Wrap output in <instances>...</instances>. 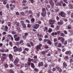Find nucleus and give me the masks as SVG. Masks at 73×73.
<instances>
[{
	"label": "nucleus",
	"instance_id": "nucleus-1",
	"mask_svg": "<svg viewBox=\"0 0 73 73\" xmlns=\"http://www.w3.org/2000/svg\"><path fill=\"white\" fill-rule=\"evenodd\" d=\"M58 40H60L62 44H64V42L65 41V39L62 37H58Z\"/></svg>",
	"mask_w": 73,
	"mask_h": 73
},
{
	"label": "nucleus",
	"instance_id": "nucleus-2",
	"mask_svg": "<svg viewBox=\"0 0 73 73\" xmlns=\"http://www.w3.org/2000/svg\"><path fill=\"white\" fill-rule=\"evenodd\" d=\"M2 55L3 56L1 58V60L2 61H4V60H6L7 59V55L8 54H5L3 53L2 54Z\"/></svg>",
	"mask_w": 73,
	"mask_h": 73
},
{
	"label": "nucleus",
	"instance_id": "nucleus-3",
	"mask_svg": "<svg viewBox=\"0 0 73 73\" xmlns=\"http://www.w3.org/2000/svg\"><path fill=\"white\" fill-rule=\"evenodd\" d=\"M59 15H60L61 17H65L66 16V14L64 12L62 11L61 12L59 13Z\"/></svg>",
	"mask_w": 73,
	"mask_h": 73
},
{
	"label": "nucleus",
	"instance_id": "nucleus-4",
	"mask_svg": "<svg viewBox=\"0 0 73 73\" xmlns=\"http://www.w3.org/2000/svg\"><path fill=\"white\" fill-rule=\"evenodd\" d=\"M17 36V35H14V37L15 38V41H19V40H20V36H18L17 37H16Z\"/></svg>",
	"mask_w": 73,
	"mask_h": 73
},
{
	"label": "nucleus",
	"instance_id": "nucleus-5",
	"mask_svg": "<svg viewBox=\"0 0 73 73\" xmlns=\"http://www.w3.org/2000/svg\"><path fill=\"white\" fill-rule=\"evenodd\" d=\"M49 3L50 5H51V7H52V8L53 9L54 8V2L53 1V0H49Z\"/></svg>",
	"mask_w": 73,
	"mask_h": 73
},
{
	"label": "nucleus",
	"instance_id": "nucleus-6",
	"mask_svg": "<svg viewBox=\"0 0 73 73\" xmlns=\"http://www.w3.org/2000/svg\"><path fill=\"white\" fill-rule=\"evenodd\" d=\"M42 46V44L39 43V44L37 45L36 46V50L37 51H38V50H40L41 49V47Z\"/></svg>",
	"mask_w": 73,
	"mask_h": 73
},
{
	"label": "nucleus",
	"instance_id": "nucleus-7",
	"mask_svg": "<svg viewBox=\"0 0 73 73\" xmlns=\"http://www.w3.org/2000/svg\"><path fill=\"white\" fill-rule=\"evenodd\" d=\"M55 20H53L52 19H50L48 21V22L49 23L50 25H53L54 24V23H55Z\"/></svg>",
	"mask_w": 73,
	"mask_h": 73
},
{
	"label": "nucleus",
	"instance_id": "nucleus-8",
	"mask_svg": "<svg viewBox=\"0 0 73 73\" xmlns=\"http://www.w3.org/2000/svg\"><path fill=\"white\" fill-rule=\"evenodd\" d=\"M8 56L9 60H10L11 61H13V57L12 55L10 54L8 55Z\"/></svg>",
	"mask_w": 73,
	"mask_h": 73
},
{
	"label": "nucleus",
	"instance_id": "nucleus-9",
	"mask_svg": "<svg viewBox=\"0 0 73 73\" xmlns=\"http://www.w3.org/2000/svg\"><path fill=\"white\" fill-rule=\"evenodd\" d=\"M21 23L22 26L23 28H25L27 27L26 24H25L24 21H22L21 22Z\"/></svg>",
	"mask_w": 73,
	"mask_h": 73
},
{
	"label": "nucleus",
	"instance_id": "nucleus-10",
	"mask_svg": "<svg viewBox=\"0 0 73 73\" xmlns=\"http://www.w3.org/2000/svg\"><path fill=\"white\" fill-rule=\"evenodd\" d=\"M40 26V25L38 24H35L34 27H33V28L34 29H37V28H38Z\"/></svg>",
	"mask_w": 73,
	"mask_h": 73
},
{
	"label": "nucleus",
	"instance_id": "nucleus-11",
	"mask_svg": "<svg viewBox=\"0 0 73 73\" xmlns=\"http://www.w3.org/2000/svg\"><path fill=\"white\" fill-rule=\"evenodd\" d=\"M65 54H67L69 56H70L72 54V52L70 50L66 51L65 52Z\"/></svg>",
	"mask_w": 73,
	"mask_h": 73
},
{
	"label": "nucleus",
	"instance_id": "nucleus-12",
	"mask_svg": "<svg viewBox=\"0 0 73 73\" xmlns=\"http://www.w3.org/2000/svg\"><path fill=\"white\" fill-rule=\"evenodd\" d=\"M19 59H16L14 61V63L15 65H16L17 64H18V62H19Z\"/></svg>",
	"mask_w": 73,
	"mask_h": 73
},
{
	"label": "nucleus",
	"instance_id": "nucleus-13",
	"mask_svg": "<svg viewBox=\"0 0 73 73\" xmlns=\"http://www.w3.org/2000/svg\"><path fill=\"white\" fill-rule=\"evenodd\" d=\"M13 49H14V52H15L18 51V48H17V47L16 46H14L13 48Z\"/></svg>",
	"mask_w": 73,
	"mask_h": 73
},
{
	"label": "nucleus",
	"instance_id": "nucleus-14",
	"mask_svg": "<svg viewBox=\"0 0 73 73\" xmlns=\"http://www.w3.org/2000/svg\"><path fill=\"white\" fill-rule=\"evenodd\" d=\"M44 65V64L43 63V62H42L40 63H39L38 64V66H42Z\"/></svg>",
	"mask_w": 73,
	"mask_h": 73
},
{
	"label": "nucleus",
	"instance_id": "nucleus-15",
	"mask_svg": "<svg viewBox=\"0 0 73 73\" xmlns=\"http://www.w3.org/2000/svg\"><path fill=\"white\" fill-rule=\"evenodd\" d=\"M46 12H45V13H41V15L42 16H43V17H45V16H46Z\"/></svg>",
	"mask_w": 73,
	"mask_h": 73
},
{
	"label": "nucleus",
	"instance_id": "nucleus-16",
	"mask_svg": "<svg viewBox=\"0 0 73 73\" xmlns=\"http://www.w3.org/2000/svg\"><path fill=\"white\" fill-rule=\"evenodd\" d=\"M5 29H4V31H5L6 32H7L8 31V27L7 26H5Z\"/></svg>",
	"mask_w": 73,
	"mask_h": 73
},
{
	"label": "nucleus",
	"instance_id": "nucleus-17",
	"mask_svg": "<svg viewBox=\"0 0 73 73\" xmlns=\"http://www.w3.org/2000/svg\"><path fill=\"white\" fill-rule=\"evenodd\" d=\"M31 67L33 68V69H35V64L33 63H31Z\"/></svg>",
	"mask_w": 73,
	"mask_h": 73
},
{
	"label": "nucleus",
	"instance_id": "nucleus-18",
	"mask_svg": "<svg viewBox=\"0 0 73 73\" xmlns=\"http://www.w3.org/2000/svg\"><path fill=\"white\" fill-rule=\"evenodd\" d=\"M52 31V29L50 28L49 29L48 31H46V32H48V33H51Z\"/></svg>",
	"mask_w": 73,
	"mask_h": 73
},
{
	"label": "nucleus",
	"instance_id": "nucleus-19",
	"mask_svg": "<svg viewBox=\"0 0 73 73\" xmlns=\"http://www.w3.org/2000/svg\"><path fill=\"white\" fill-rule=\"evenodd\" d=\"M63 67H64V68L65 67H66L67 66V64L65 62H64L63 64Z\"/></svg>",
	"mask_w": 73,
	"mask_h": 73
},
{
	"label": "nucleus",
	"instance_id": "nucleus-20",
	"mask_svg": "<svg viewBox=\"0 0 73 73\" xmlns=\"http://www.w3.org/2000/svg\"><path fill=\"white\" fill-rule=\"evenodd\" d=\"M16 7V6L15 5H13V7H10V9L11 10H13L14 9V8Z\"/></svg>",
	"mask_w": 73,
	"mask_h": 73
},
{
	"label": "nucleus",
	"instance_id": "nucleus-21",
	"mask_svg": "<svg viewBox=\"0 0 73 73\" xmlns=\"http://www.w3.org/2000/svg\"><path fill=\"white\" fill-rule=\"evenodd\" d=\"M47 43L48 44H49V45H52V42L50 40H48L47 41Z\"/></svg>",
	"mask_w": 73,
	"mask_h": 73
},
{
	"label": "nucleus",
	"instance_id": "nucleus-22",
	"mask_svg": "<svg viewBox=\"0 0 73 73\" xmlns=\"http://www.w3.org/2000/svg\"><path fill=\"white\" fill-rule=\"evenodd\" d=\"M64 23L63 22V21H61V22H58V24L59 25H61V24H63V23Z\"/></svg>",
	"mask_w": 73,
	"mask_h": 73
},
{
	"label": "nucleus",
	"instance_id": "nucleus-23",
	"mask_svg": "<svg viewBox=\"0 0 73 73\" xmlns=\"http://www.w3.org/2000/svg\"><path fill=\"white\" fill-rule=\"evenodd\" d=\"M32 62H33V63H35V64H36V63H37V61L36 60V59H34L32 60Z\"/></svg>",
	"mask_w": 73,
	"mask_h": 73
},
{
	"label": "nucleus",
	"instance_id": "nucleus-24",
	"mask_svg": "<svg viewBox=\"0 0 73 73\" xmlns=\"http://www.w3.org/2000/svg\"><path fill=\"white\" fill-rule=\"evenodd\" d=\"M36 36L37 37H41L42 36V35H40V33H38L37 34H36Z\"/></svg>",
	"mask_w": 73,
	"mask_h": 73
},
{
	"label": "nucleus",
	"instance_id": "nucleus-25",
	"mask_svg": "<svg viewBox=\"0 0 73 73\" xmlns=\"http://www.w3.org/2000/svg\"><path fill=\"white\" fill-rule=\"evenodd\" d=\"M10 73H15V72L13 71V70L10 69L9 70Z\"/></svg>",
	"mask_w": 73,
	"mask_h": 73
},
{
	"label": "nucleus",
	"instance_id": "nucleus-26",
	"mask_svg": "<svg viewBox=\"0 0 73 73\" xmlns=\"http://www.w3.org/2000/svg\"><path fill=\"white\" fill-rule=\"evenodd\" d=\"M48 30V27H45L44 29V32H46Z\"/></svg>",
	"mask_w": 73,
	"mask_h": 73
},
{
	"label": "nucleus",
	"instance_id": "nucleus-27",
	"mask_svg": "<svg viewBox=\"0 0 73 73\" xmlns=\"http://www.w3.org/2000/svg\"><path fill=\"white\" fill-rule=\"evenodd\" d=\"M34 70L35 71L36 73H37V72L39 71V70L36 68H35L34 69Z\"/></svg>",
	"mask_w": 73,
	"mask_h": 73
},
{
	"label": "nucleus",
	"instance_id": "nucleus-28",
	"mask_svg": "<svg viewBox=\"0 0 73 73\" xmlns=\"http://www.w3.org/2000/svg\"><path fill=\"white\" fill-rule=\"evenodd\" d=\"M20 14L22 16H25V13L24 12H21L20 13Z\"/></svg>",
	"mask_w": 73,
	"mask_h": 73
},
{
	"label": "nucleus",
	"instance_id": "nucleus-29",
	"mask_svg": "<svg viewBox=\"0 0 73 73\" xmlns=\"http://www.w3.org/2000/svg\"><path fill=\"white\" fill-rule=\"evenodd\" d=\"M6 8H7V9H9V4H7L6 5Z\"/></svg>",
	"mask_w": 73,
	"mask_h": 73
},
{
	"label": "nucleus",
	"instance_id": "nucleus-30",
	"mask_svg": "<svg viewBox=\"0 0 73 73\" xmlns=\"http://www.w3.org/2000/svg\"><path fill=\"white\" fill-rule=\"evenodd\" d=\"M29 42L30 43V44L31 45V46H34V44H33V42H32V41H29Z\"/></svg>",
	"mask_w": 73,
	"mask_h": 73
},
{
	"label": "nucleus",
	"instance_id": "nucleus-31",
	"mask_svg": "<svg viewBox=\"0 0 73 73\" xmlns=\"http://www.w3.org/2000/svg\"><path fill=\"white\" fill-rule=\"evenodd\" d=\"M41 53L42 54H43L44 55H46V53H45V52L44 51H42Z\"/></svg>",
	"mask_w": 73,
	"mask_h": 73
},
{
	"label": "nucleus",
	"instance_id": "nucleus-32",
	"mask_svg": "<svg viewBox=\"0 0 73 73\" xmlns=\"http://www.w3.org/2000/svg\"><path fill=\"white\" fill-rule=\"evenodd\" d=\"M33 59H31L30 58H28V61L29 62H31L32 61Z\"/></svg>",
	"mask_w": 73,
	"mask_h": 73
},
{
	"label": "nucleus",
	"instance_id": "nucleus-33",
	"mask_svg": "<svg viewBox=\"0 0 73 73\" xmlns=\"http://www.w3.org/2000/svg\"><path fill=\"white\" fill-rule=\"evenodd\" d=\"M8 27H11V24H12V23H11L10 22H9L8 23Z\"/></svg>",
	"mask_w": 73,
	"mask_h": 73
},
{
	"label": "nucleus",
	"instance_id": "nucleus-34",
	"mask_svg": "<svg viewBox=\"0 0 73 73\" xmlns=\"http://www.w3.org/2000/svg\"><path fill=\"white\" fill-rule=\"evenodd\" d=\"M62 46V44L61 43H59V44H58V48H61V46Z\"/></svg>",
	"mask_w": 73,
	"mask_h": 73
},
{
	"label": "nucleus",
	"instance_id": "nucleus-35",
	"mask_svg": "<svg viewBox=\"0 0 73 73\" xmlns=\"http://www.w3.org/2000/svg\"><path fill=\"white\" fill-rule=\"evenodd\" d=\"M18 51L19 52H21V51H22V48H21V47H20L19 48H18Z\"/></svg>",
	"mask_w": 73,
	"mask_h": 73
},
{
	"label": "nucleus",
	"instance_id": "nucleus-36",
	"mask_svg": "<svg viewBox=\"0 0 73 73\" xmlns=\"http://www.w3.org/2000/svg\"><path fill=\"white\" fill-rule=\"evenodd\" d=\"M9 66L10 68H12V67H13V64L12 63L10 64H9Z\"/></svg>",
	"mask_w": 73,
	"mask_h": 73
},
{
	"label": "nucleus",
	"instance_id": "nucleus-37",
	"mask_svg": "<svg viewBox=\"0 0 73 73\" xmlns=\"http://www.w3.org/2000/svg\"><path fill=\"white\" fill-rule=\"evenodd\" d=\"M4 67L5 68H7L8 67V65L7 64H4Z\"/></svg>",
	"mask_w": 73,
	"mask_h": 73
},
{
	"label": "nucleus",
	"instance_id": "nucleus-38",
	"mask_svg": "<svg viewBox=\"0 0 73 73\" xmlns=\"http://www.w3.org/2000/svg\"><path fill=\"white\" fill-rule=\"evenodd\" d=\"M23 42H24V40H21L19 42V43L20 44H21Z\"/></svg>",
	"mask_w": 73,
	"mask_h": 73
},
{
	"label": "nucleus",
	"instance_id": "nucleus-39",
	"mask_svg": "<svg viewBox=\"0 0 73 73\" xmlns=\"http://www.w3.org/2000/svg\"><path fill=\"white\" fill-rule=\"evenodd\" d=\"M42 11L43 12H46V9L45 8H43L42 9Z\"/></svg>",
	"mask_w": 73,
	"mask_h": 73
},
{
	"label": "nucleus",
	"instance_id": "nucleus-40",
	"mask_svg": "<svg viewBox=\"0 0 73 73\" xmlns=\"http://www.w3.org/2000/svg\"><path fill=\"white\" fill-rule=\"evenodd\" d=\"M60 35H61V36H62L63 37H65V34L63 33H60Z\"/></svg>",
	"mask_w": 73,
	"mask_h": 73
},
{
	"label": "nucleus",
	"instance_id": "nucleus-41",
	"mask_svg": "<svg viewBox=\"0 0 73 73\" xmlns=\"http://www.w3.org/2000/svg\"><path fill=\"white\" fill-rule=\"evenodd\" d=\"M27 46L28 47H29L30 48H31V44H30L29 43H27Z\"/></svg>",
	"mask_w": 73,
	"mask_h": 73
},
{
	"label": "nucleus",
	"instance_id": "nucleus-42",
	"mask_svg": "<svg viewBox=\"0 0 73 73\" xmlns=\"http://www.w3.org/2000/svg\"><path fill=\"white\" fill-rule=\"evenodd\" d=\"M63 1L66 4H68V1H67V0H63Z\"/></svg>",
	"mask_w": 73,
	"mask_h": 73
},
{
	"label": "nucleus",
	"instance_id": "nucleus-43",
	"mask_svg": "<svg viewBox=\"0 0 73 73\" xmlns=\"http://www.w3.org/2000/svg\"><path fill=\"white\" fill-rule=\"evenodd\" d=\"M36 15L37 17H40V13H36Z\"/></svg>",
	"mask_w": 73,
	"mask_h": 73
},
{
	"label": "nucleus",
	"instance_id": "nucleus-44",
	"mask_svg": "<svg viewBox=\"0 0 73 73\" xmlns=\"http://www.w3.org/2000/svg\"><path fill=\"white\" fill-rule=\"evenodd\" d=\"M29 48H25L24 50H25L26 51H27V52H28V51H29Z\"/></svg>",
	"mask_w": 73,
	"mask_h": 73
},
{
	"label": "nucleus",
	"instance_id": "nucleus-45",
	"mask_svg": "<svg viewBox=\"0 0 73 73\" xmlns=\"http://www.w3.org/2000/svg\"><path fill=\"white\" fill-rule=\"evenodd\" d=\"M52 72H55V71H56V69L55 68H53L52 69Z\"/></svg>",
	"mask_w": 73,
	"mask_h": 73
},
{
	"label": "nucleus",
	"instance_id": "nucleus-46",
	"mask_svg": "<svg viewBox=\"0 0 73 73\" xmlns=\"http://www.w3.org/2000/svg\"><path fill=\"white\" fill-rule=\"evenodd\" d=\"M11 33L12 35H15V34H16V33L15 31H13L11 32Z\"/></svg>",
	"mask_w": 73,
	"mask_h": 73
},
{
	"label": "nucleus",
	"instance_id": "nucleus-47",
	"mask_svg": "<svg viewBox=\"0 0 73 73\" xmlns=\"http://www.w3.org/2000/svg\"><path fill=\"white\" fill-rule=\"evenodd\" d=\"M11 3H14V4H16V1L15 0H13L11 2Z\"/></svg>",
	"mask_w": 73,
	"mask_h": 73
},
{
	"label": "nucleus",
	"instance_id": "nucleus-48",
	"mask_svg": "<svg viewBox=\"0 0 73 73\" xmlns=\"http://www.w3.org/2000/svg\"><path fill=\"white\" fill-rule=\"evenodd\" d=\"M44 68H46L48 66V65L46 64H44Z\"/></svg>",
	"mask_w": 73,
	"mask_h": 73
},
{
	"label": "nucleus",
	"instance_id": "nucleus-49",
	"mask_svg": "<svg viewBox=\"0 0 73 73\" xmlns=\"http://www.w3.org/2000/svg\"><path fill=\"white\" fill-rule=\"evenodd\" d=\"M55 12H58V11H59V10L58 9H55Z\"/></svg>",
	"mask_w": 73,
	"mask_h": 73
},
{
	"label": "nucleus",
	"instance_id": "nucleus-50",
	"mask_svg": "<svg viewBox=\"0 0 73 73\" xmlns=\"http://www.w3.org/2000/svg\"><path fill=\"white\" fill-rule=\"evenodd\" d=\"M29 14H33V13H32V11H29Z\"/></svg>",
	"mask_w": 73,
	"mask_h": 73
},
{
	"label": "nucleus",
	"instance_id": "nucleus-51",
	"mask_svg": "<svg viewBox=\"0 0 73 73\" xmlns=\"http://www.w3.org/2000/svg\"><path fill=\"white\" fill-rule=\"evenodd\" d=\"M27 2V1L26 0H23V2H22V3H26Z\"/></svg>",
	"mask_w": 73,
	"mask_h": 73
},
{
	"label": "nucleus",
	"instance_id": "nucleus-52",
	"mask_svg": "<svg viewBox=\"0 0 73 73\" xmlns=\"http://www.w3.org/2000/svg\"><path fill=\"white\" fill-rule=\"evenodd\" d=\"M56 20L57 21H58L60 20V18L58 16H57L56 17Z\"/></svg>",
	"mask_w": 73,
	"mask_h": 73
},
{
	"label": "nucleus",
	"instance_id": "nucleus-53",
	"mask_svg": "<svg viewBox=\"0 0 73 73\" xmlns=\"http://www.w3.org/2000/svg\"><path fill=\"white\" fill-rule=\"evenodd\" d=\"M25 68H28V65L27 64V63L25 64Z\"/></svg>",
	"mask_w": 73,
	"mask_h": 73
},
{
	"label": "nucleus",
	"instance_id": "nucleus-54",
	"mask_svg": "<svg viewBox=\"0 0 73 73\" xmlns=\"http://www.w3.org/2000/svg\"><path fill=\"white\" fill-rule=\"evenodd\" d=\"M15 14L17 16H19V13L17 11L16 12Z\"/></svg>",
	"mask_w": 73,
	"mask_h": 73
},
{
	"label": "nucleus",
	"instance_id": "nucleus-55",
	"mask_svg": "<svg viewBox=\"0 0 73 73\" xmlns=\"http://www.w3.org/2000/svg\"><path fill=\"white\" fill-rule=\"evenodd\" d=\"M28 28H31V25H30L29 24H27V26Z\"/></svg>",
	"mask_w": 73,
	"mask_h": 73
},
{
	"label": "nucleus",
	"instance_id": "nucleus-56",
	"mask_svg": "<svg viewBox=\"0 0 73 73\" xmlns=\"http://www.w3.org/2000/svg\"><path fill=\"white\" fill-rule=\"evenodd\" d=\"M48 40L46 39H45L43 41L44 42H47V41H48Z\"/></svg>",
	"mask_w": 73,
	"mask_h": 73
},
{
	"label": "nucleus",
	"instance_id": "nucleus-57",
	"mask_svg": "<svg viewBox=\"0 0 73 73\" xmlns=\"http://www.w3.org/2000/svg\"><path fill=\"white\" fill-rule=\"evenodd\" d=\"M67 13L68 15H70L71 13V12H70V11H67Z\"/></svg>",
	"mask_w": 73,
	"mask_h": 73
},
{
	"label": "nucleus",
	"instance_id": "nucleus-58",
	"mask_svg": "<svg viewBox=\"0 0 73 73\" xmlns=\"http://www.w3.org/2000/svg\"><path fill=\"white\" fill-rule=\"evenodd\" d=\"M58 70V72H59V73H61V72H62V69H61V68L59 69Z\"/></svg>",
	"mask_w": 73,
	"mask_h": 73
},
{
	"label": "nucleus",
	"instance_id": "nucleus-59",
	"mask_svg": "<svg viewBox=\"0 0 73 73\" xmlns=\"http://www.w3.org/2000/svg\"><path fill=\"white\" fill-rule=\"evenodd\" d=\"M31 21L32 22H35V19L34 18H33V19H31Z\"/></svg>",
	"mask_w": 73,
	"mask_h": 73
},
{
	"label": "nucleus",
	"instance_id": "nucleus-60",
	"mask_svg": "<svg viewBox=\"0 0 73 73\" xmlns=\"http://www.w3.org/2000/svg\"><path fill=\"white\" fill-rule=\"evenodd\" d=\"M64 33L65 34V35H66L68 34V33L67 32V31H66V30H64Z\"/></svg>",
	"mask_w": 73,
	"mask_h": 73
},
{
	"label": "nucleus",
	"instance_id": "nucleus-61",
	"mask_svg": "<svg viewBox=\"0 0 73 73\" xmlns=\"http://www.w3.org/2000/svg\"><path fill=\"white\" fill-rule=\"evenodd\" d=\"M9 45H10L11 46H12V43L11 42H9Z\"/></svg>",
	"mask_w": 73,
	"mask_h": 73
},
{
	"label": "nucleus",
	"instance_id": "nucleus-62",
	"mask_svg": "<svg viewBox=\"0 0 73 73\" xmlns=\"http://www.w3.org/2000/svg\"><path fill=\"white\" fill-rule=\"evenodd\" d=\"M28 7L27 6H26L25 7H24L23 8V9H28Z\"/></svg>",
	"mask_w": 73,
	"mask_h": 73
},
{
	"label": "nucleus",
	"instance_id": "nucleus-63",
	"mask_svg": "<svg viewBox=\"0 0 73 73\" xmlns=\"http://www.w3.org/2000/svg\"><path fill=\"white\" fill-rule=\"evenodd\" d=\"M29 17H30V18H31V19H32V18H33V15H30Z\"/></svg>",
	"mask_w": 73,
	"mask_h": 73
},
{
	"label": "nucleus",
	"instance_id": "nucleus-64",
	"mask_svg": "<svg viewBox=\"0 0 73 73\" xmlns=\"http://www.w3.org/2000/svg\"><path fill=\"white\" fill-rule=\"evenodd\" d=\"M60 33H61V31H58L57 32V34H58V35H60Z\"/></svg>",
	"mask_w": 73,
	"mask_h": 73
}]
</instances>
